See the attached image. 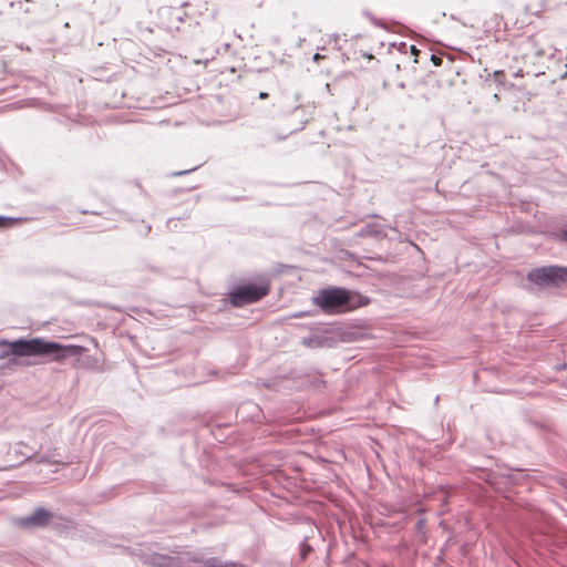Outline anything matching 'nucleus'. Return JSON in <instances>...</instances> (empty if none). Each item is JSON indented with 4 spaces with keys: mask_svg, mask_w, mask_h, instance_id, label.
I'll use <instances>...</instances> for the list:
<instances>
[{
    "mask_svg": "<svg viewBox=\"0 0 567 567\" xmlns=\"http://www.w3.org/2000/svg\"><path fill=\"white\" fill-rule=\"evenodd\" d=\"M365 233L369 234V235L372 234V229H371L370 226L367 228Z\"/></svg>",
    "mask_w": 567,
    "mask_h": 567,
    "instance_id": "4468645a",
    "label": "nucleus"
},
{
    "mask_svg": "<svg viewBox=\"0 0 567 567\" xmlns=\"http://www.w3.org/2000/svg\"><path fill=\"white\" fill-rule=\"evenodd\" d=\"M409 50H410V53H411L412 55H414V56H417V54L420 53V51L416 49V47H415V45H410V47H409ZM413 62H414V63H417V59H416V58H414Z\"/></svg>",
    "mask_w": 567,
    "mask_h": 567,
    "instance_id": "0eeeda50",
    "label": "nucleus"
},
{
    "mask_svg": "<svg viewBox=\"0 0 567 567\" xmlns=\"http://www.w3.org/2000/svg\"><path fill=\"white\" fill-rule=\"evenodd\" d=\"M267 97H268V93H266V92H260L259 93V99L265 100Z\"/></svg>",
    "mask_w": 567,
    "mask_h": 567,
    "instance_id": "f8f14e48",
    "label": "nucleus"
},
{
    "mask_svg": "<svg viewBox=\"0 0 567 567\" xmlns=\"http://www.w3.org/2000/svg\"><path fill=\"white\" fill-rule=\"evenodd\" d=\"M432 60L433 62L439 65L441 63V59L440 58H436L435 55H432Z\"/></svg>",
    "mask_w": 567,
    "mask_h": 567,
    "instance_id": "9b49d317",
    "label": "nucleus"
},
{
    "mask_svg": "<svg viewBox=\"0 0 567 567\" xmlns=\"http://www.w3.org/2000/svg\"><path fill=\"white\" fill-rule=\"evenodd\" d=\"M269 293V285H243L234 289L229 293V299L233 306L243 307L245 305L257 302Z\"/></svg>",
    "mask_w": 567,
    "mask_h": 567,
    "instance_id": "7ed1b4c3",
    "label": "nucleus"
},
{
    "mask_svg": "<svg viewBox=\"0 0 567 567\" xmlns=\"http://www.w3.org/2000/svg\"><path fill=\"white\" fill-rule=\"evenodd\" d=\"M52 515L45 509H38L31 516L23 519V524L28 526H45L49 524Z\"/></svg>",
    "mask_w": 567,
    "mask_h": 567,
    "instance_id": "423d86ee",
    "label": "nucleus"
},
{
    "mask_svg": "<svg viewBox=\"0 0 567 567\" xmlns=\"http://www.w3.org/2000/svg\"><path fill=\"white\" fill-rule=\"evenodd\" d=\"M1 344L9 347V351L3 352L1 358L10 354L17 357H50L51 361L62 362L69 355H80L85 348L76 344H61L58 342L47 341L42 338H33L30 340L19 339L16 341H2Z\"/></svg>",
    "mask_w": 567,
    "mask_h": 567,
    "instance_id": "f257e3e1",
    "label": "nucleus"
},
{
    "mask_svg": "<svg viewBox=\"0 0 567 567\" xmlns=\"http://www.w3.org/2000/svg\"><path fill=\"white\" fill-rule=\"evenodd\" d=\"M323 59H326V56L320 54V53H316L315 56H313V60L316 62H319L320 60H323Z\"/></svg>",
    "mask_w": 567,
    "mask_h": 567,
    "instance_id": "6e6552de",
    "label": "nucleus"
},
{
    "mask_svg": "<svg viewBox=\"0 0 567 567\" xmlns=\"http://www.w3.org/2000/svg\"><path fill=\"white\" fill-rule=\"evenodd\" d=\"M262 2V0H260V3Z\"/></svg>",
    "mask_w": 567,
    "mask_h": 567,
    "instance_id": "2eb2a0df",
    "label": "nucleus"
},
{
    "mask_svg": "<svg viewBox=\"0 0 567 567\" xmlns=\"http://www.w3.org/2000/svg\"><path fill=\"white\" fill-rule=\"evenodd\" d=\"M549 9L548 0H536L535 2L528 3L524 8V23H532L534 19L543 18L544 13Z\"/></svg>",
    "mask_w": 567,
    "mask_h": 567,
    "instance_id": "39448f33",
    "label": "nucleus"
},
{
    "mask_svg": "<svg viewBox=\"0 0 567 567\" xmlns=\"http://www.w3.org/2000/svg\"><path fill=\"white\" fill-rule=\"evenodd\" d=\"M494 76H495L496 79L503 78V76H504V71H496V72L494 73Z\"/></svg>",
    "mask_w": 567,
    "mask_h": 567,
    "instance_id": "9d476101",
    "label": "nucleus"
},
{
    "mask_svg": "<svg viewBox=\"0 0 567 567\" xmlns=\"http://www.w3.org/2000/svg\"><path fill=\"white\" fill-rule=\"evenodd\" d=\"M4 218L0 217V227L4 226Z\"/></svg>",
    "mask_w": 567,
    "mask_h": 567,
    "instance_id": "ddd939ff",
    "label": "nucleus"
},
{
    "mask_svg": "<svg viewBox=\"0 0 567 567\" xmlns=\"http://www.w3.org/2000/svg\"><path fill=\"white\" fill-rule=\"evenodd\" d=\"M560 237L561 239L566 240L567 241V227L565 229L561 230L560 233Z\"/></svg>",
    "mask_w": 567,
    "mask_h": 567,
    "instance_id": "1a4fd4ad",
    "label": "nucleus"
},
{
    "mask_svg": "<svg viewBox=\"0 0 567 567\" xmlns=\"http://www.w3.org/2000/svg\"><path fill=\"white\" fill-rule=\"evenodd\" d=\"M528 280L539 286H559L567 281V267L547 266L532 270Z\"/></svg>",
    "mask_w": 567,
    "mask_h": 567,
    "instance_id": "20e7f679",
    "label": "nucleus"
},
{
    "mask_svg": "<svg viewBox=\"0 0 567 567\" xmlns=\"http://www.w3.org/2000/svg\"><path fill=\"white\" fill-rule=\"evenodd\" d=\"M313 303L327 315H340L368 306L370 299L357 291L332 287L320 290Z\"/></svg>",
    "mask_w": 567,
    "mask_h": 567,
    "instance_id": "f03ea898",
    "label": "nucleus"
}]
</instances>
